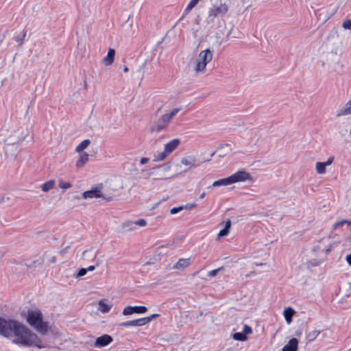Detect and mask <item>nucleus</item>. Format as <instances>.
Wrapping results in <instances>:
<instances>
[{"instance_id": "nucleus-1", "label": "nucleus", "mask_w": 351, "mask_h": 351, "mask_svg": "<svg viewBox=\"0 0 351 351\" xmlns=\"http://www.w3.org/2000/svg\"><path fill=\"white\" fill-rule=\"evenodd\" d=\"M13 335L16 337L13 341L15 343L25 346H34L38 348H43L40 344L41 343L40 338L18 321L14 328Z\"/></svg>"}, {"instance_id": "nucleus-2", "label": "nucleus", "mask_w": 351, "mask_h": 351, "mask_svg": "<svg viewBox=\"0 0 351 351\" xmlns=\"http://www.w3.org/2000/svg\"><path fill=\"white\" fill-rule=\"evenodd\" d=\"M213 53L209 49L200 51L195 60L194 71L197 73L204 71L206 66L213 59Z\"/></svg>"}, {"instance_id": "nucleus-3", "label": "nucleus", "mask_w": 351, "mask_h": 351, "mask_svg": "<svg viewBox=\"0 0 351 351\" xmlns=\"http://www.w3.org/2000/svg\"><path fill=\"white\" fill-rule=\"evenodd\" d=\"M17 321L11 319H5L0 317V335L4 337H10L13 335V330Z\"/></svg>"}, {"instance_id": "nucleus-4", "label": "nucleus", "mask_w": 351, "mask_h": 351, "mask_svg": "<svg viewBox=\"0 0 351 351\" xmlns=\"http://www.w3.org/2000/svg\"><path fill=\"white\" fill-rule=\"evenodd\" d=\"M228 10V7L226 3L221 4L219 6H214L210 8L208 11V18L215 19L217 16H224Z\"/></svg>"}, {"instance_id": "nucleus-5", "label": "nucleus", "mask_w": 351, "mask_h": 351, "mask_svg": "<svg viewBox=\"0 0 351 351\" xmlns=\"http://www.w3.org/2000/svg\"><path fill=\"white\" fill-rule=\"evenodd\" d=\"M169 122L167 121L166 117L162 114L158 119L152 125L150 128L151 132H160L165 130Z\"/></svg>"}, {"instance_id": "nucleus-6", "label": "nucleus", "mask_w": 351, "mask_h": 351, "mask_svg": "<svg viewBox=\"0 0 351 351\" xmlns=\"http://www.w3.org/2000/svg\"><path fill=\"white\" fill-rule=\"evenodd\" d=\"M169 169L170 167L167 164L157 166L154 168H152L149 172H147V176L146 178L156 176V178H154V180H163L165 178L160 173V171H167Z\"/></svg>"}, {"instance_id": "nucleus-7", "label": "nucleus", "mask_w": 351, "mask_h": 351, "mask_svg": "<svg viewBox=\"0 0 351 351\" xmlns=\"http://www.w3.org/2000/svg\"><path fill=\"white\" fill-rule=\"evenodd\" d=\"M42 319L43 316L40 311H28L27 321L31 326L34 327Z\"/></svg>"}, {"instance_id": "nucleus-8", "label": "nucleus", "mask_w": 351, "mask_h": 351, "mask_svg": "<svg viewBox=\"0 0 351 351\" xmlns=\"http://www.w3.org/2000/svg\"><path fill=\"white\" fill-rule=\"evenodd\" d=\"M232 184L252 180L251 175L245 171H239L230 176Z\"/></svg>"}, {"instance_id": "nucleus-9", "label": "nucleus", "mask_w": 351, "mask_h": 351, "mask_svg": "<svg viewBox=\"0 0 351 351\" xmlns=\"http://www.w3.org/2000/svg\"><path fill=\"white\" fill-rule=\"evenodd\" d=\"M102 188H103L102 184L95 186L93 187L90 190L84 191L82 193V197L84 199L93 198V197L98 198V197H103V194L101 193Z\"/></svg>"}, {"instance_id": "nucleus-10", "label": "nucleus", "mask_w": 351, "mask_h": 351, "mask_svg": "<svg viewBox=\"0 0 351 351\" xmlns=\"http://www.w3.org/2000/svg\"><path fill=\"white\" fill-rule=\"evenodd\" d=\"M147 311V308L145 306H127L124 308L123 311V315H128L132 313H145Z\"/></svg>"}, {"instance_id": "nucleus-11", "label": "nucleus", "mask_w": 351, "mask_h": 351, "mask_svg": "<svg viewBox=\"0 0 351 351\" xmlns=\"http://www.w3.org/2000/svg\"><path fill=\"white\" fill-rule=\"evenodd\" d=\"M113 341L112 337L108 335H104L96 339L95 341V346L97 348H102L108 346Z\"/></svg>"}, {"instance_id": "nucleus-12", "label": "nucleus", "mask_w": 351, "mask_h": 351, "mask_svg": "<svg viewBox=\"0 0 351 351\" xmlns=\"http://www.w3.org/2000/svg\"><path fill=\"white\" fill-rule=\"evenodd\" d=\"M145 319L143 318L136 319L131 321H127L125 322H121L119 324V326L121 327H130V326H141L145 325Z\"/></svg>"}, {"instance_id": "nucleus-13", "label": "nucleus", "mask_w": 351, "mask_h": 351, "mask_svg": "<svg viewBox=\"0 0 351 351\" xmlns=\"http://www.w3.org/2000/svg\"><path fill=\"white\" fill-rule=\"evenodd\" d=\"M349 114H351V99L337 111L336 116L339 117Z\"/></svg>"}, {"instance_id": "nucleus-14", "label": "nucleus", "mask_w": 351, "mask_h": 351, "mask_svg": "<svg viewBox=\"0 0 351 351\" xmlns=\"http://www.w3.org/2000/svg\"><path fill=\"white\" fill-rule=\"evenodd\" d=\"M298 346V340L296 338H292L286 345L284 346L282 351H297Z\"/></svg>"}, {"instance_id": "nucleus-15", "label": "nucleus", "mask_w": 351, "mask_h": 351, "mask_svg": "<svg viewBox=\"0 0 351 351\" xmlns=\"http://www.w3.org/2000/svg\"><path fill=\"white\" fill-rule=\"evenodd\" d=\"M180 144V141L178 138H174L171 141H170L169 143L165 144V150L166 152H167L169 154H171L172 152H173Z\"/></svg>"}, {"instance_id": "nucleus-16", "label": "nucleus", "mask_w": 351, "mask_h": 351, "mask_svg": "<svg viewBox=\"0 0 351 351\" xmlns=\"http://www.w3.org/2000/svg\"><path fill=\"white\" fill-rule=\"evenodd\" d=\"M114 56H115V50L114 49H109L108 51L107 56L104 58L103 59V63L106 66H110L111 65L114 60Z\"/></svg>"}, {"instance_id": "nucleus-17", "label": "nucleus", "mask_w": 351, "mask_h": 351, "mask_svg": "<svg viewBox=\"0 0 351 351\" xmlns=\"http://www.w3.org/2000/svg\"><path fill=\"white\" fill-rule=\"evenodd\" d=\"M230 184H232V182H231V180H230V178L229 176V177L219 179L218 180L215 181L211 186H208V188L219 187V186H228Z\"/></svg>"}, {"instance_id": "nucleus-18", "label": "nucleus", "mask_w": 351, "mask_h": 351, "mask_svg": "<svg viewBox=\"0 0 351 351\" xmlns=\"http://www.w3.org/2000/svg\"><path fill=\"white\" fill-rule=\"evenodd\" d=\"M190 265V258H180L176 265L173 266V269H184Z\"/></svg>"}, {"instance_id": "nucleus-19", "label": "nucleus", "mask_w": 351, "mask_h": 351, "mask_svg": "<svg viewBox=\"0 0 351 351\" xmlns=\"http://www.w3.org/2000/svg\"><path fill=\"white\" fill-rule=\"evenodd\" d=\"M34 328L41 334L45 335L49 330L48 322H43L42 319L34 326Z\"/></svg>"}, {"instance_id": "nucleus-20", "label": "nucleus", "mask_w": 351, "mask_h": 351, "mask_svg": "<svg viewBox=\"0 0 351 351\" xmlns=\"http://www.w3.org/2000/svg\"><path fill=\"white\" fill-rule=\"evenodd\" d=\"M295 313L294 309L291 307H287L283 312V315L286 322L290 324L292 322L293 315Z\"/></svg>"}, {"instance_id": "nucleus-21", "label": "nucleus", "mask_w": 351, "mask_h": 351, "mask_svg": "<svg viewBox=\"0 0 351 351\" xmlns=\"http://www.w3.org/2000/svg\"><path fill=\"white\" fill-rule=\"evenodd\" d=\"M89 155L86 153L83 152L82 154H80L79 158L76 161V167L77 168H82L88 160Z\"/></svg>"}, {"instance_id": "nucleus-22", "label": "nucleus", "mask_w": 351, "mask_h": 351, "mask_svg": "<svg viewBox=\"0 0 351 351\" xmlns=\"http://www.w3.org/2000/svg\"><path fill=\"white\" fill-rule=\"evenodd\" d=\"M111 306L106 304L104 300L98 302V309L103 313H106L110 311Z\"/></svg>"}, {"instance_id": "nucleus-23", "label": "nucleus", "mask_w": 351, "mask_h": 351, "mask_svg": "<svg viewBox=\"0 0 351 351\" xmlns=\"http://www.w3.org/2000/svg\"><path fill=\"white\" fill-rule=\"evenodd\" d=\"M196 159L192 156H187L182 158L181 162L182 165L186 166H195Z\"/></svg>"}, {"instance_id": "nucleus-24", "label": "nucleus", "mask_w": 351, "mask_h": 351, "mask_svg": "<svg viewBox=\"0 0 351 351\" xmlns=\"http://www.w3.org/2000/svg\"><path fill=\"white\" fill-rule=\"evenodd\" d=\"M90 143L89 139H85L82 141L75 148V151L78 153L82 152L84 149L88 147Z\"/></svg>"}, {"instance_id": "nucleus-25", "label": "nucleus", "mask_w": 351, "mask_h": 351, "mask_svg": "<svg viewBox=\"0 0 351 351\" xmlns=\"http://www.w3.org/2000/svg\"><path fill=\"white\" fill-rule=\"evenodd\" d=\"M55 186V181L53 180H49L41 186L42 191L43 192H48L49 190L52 189Z\"/></svg>"}, {"instance_id": "nucleus-26", "label": "nucleus", "mask_w": 351, "mask_h": 351, "mask_svg": "<svg viewBox=\"0 0 351 351\" xmlns=\"http://www.w3.org/2000/svg\"><path fill=\"white\" fill-rule=\"evenodd\" d=\"M199 0H191L186 8H185L182 18L186 15L191 10H192L199 2Z\"/></svg>"}, {"instance_id": "nucleus-27", "label": "nucleus", "mask_w": 351, "mask_h": 351, "mask_svg": "<svg viewBox=\"0 0 351 351\" xmlns=\"http://www.w3.org/2000/svg\"><path fill=\"white\" fill-rule=\"evenodd\" d=\"M180 110H181L180 108H174L171 112H169L168 113H165L163 115L166 117L167 121L170 123L171 119L176 115L177 113H178L180 111Z\"/></svg>"}, {"instance_id": "nucleus-28", "label": "nucleus", "mask_w": 351, "mask_h": 351, "mask_svg": "<svg viewBox=\"0 0 351 351\" xmlns=\"http://www.w3.org/2000/svg\"><path fill=\"white\" fill-rule=\"evenodd\" d=\"M180 110H181L180 108H174L171 112H169L168 113H165L163 115L166 117L167 121L170 123L171 119L176 115L177 113H178L180 111Z\"/></svg>"}, {"instance_id": "nucleus-29", "label": "nucleus", "mask_w": 351, "mask_h": 351, "mask_svg": "<svg viewBox=\"0 0 351 351\" xmlns=\"http://www.w3.org/2000/svg\"><path fill=\"white\" fill-rule=\"evenodd\" d=\"M326 165H324V162H317L316 163L315 169L319 174H324L326 172Z\"/></svg>"}, {"instance_id": "nucleus-30", "label": "nucleus", "mask_w": 351, "mask_h": 351, "mask_svg": "<svg viewBox=\"0 0 351 351\" xmlns=\"http://www.w3.org/2000/svg\"><path fill=\"white\" fill-rule=\"evenodd\" d=\"M169 155L167 152L164 149L163 152L158 153L157 155L154 156V161L158 162L165 160L167 156Z\"/></svg>"}, {"instance_id": "nucleus-31", "label": "nucleus", "mask_w": 351, "mask_h": 351, "mask_svg": "<svg viewBox=\"0 0 351 351\" xmlns=\"http://www.w3.org/2000/svg\"><path fill=\"white\" fill-rule=\"evenodd\" d=\"M233 339L237 341H245L247 339V337L243 332H235L233 334Z\"/></svg>"}, {"instance_id": "nucleus-32", "label": "nucleus", "mask_w": 351, "mask_h": 351, "mask_svg": "<svg viewBox=\"0 0 351 351\" xmlns=\"http://www.w3.org/2000/svg\"><path fill=\"white\" fill-rule=\"evenodd\" d=\"M350 223V221L347 219H343L341 221H339L338 222H336L333 225V229H338L342 227L344 224H349Z\"/></svg>"}, {"instance_id": "nucleus-33", "label": "nucleus", "mask_w": 351, "mask_h": 351, "mask_svg": "<svg viewBox=\"0 0 351 351\" xmlns=\"http://www.w3.org/2000/svg\"><path fill=\"white\" fill-rule=\"evenodd\" d=\"M323 262L321 259H311L308 262V267H315L319 265Z\"/></svg>"}, {"instance_id": "nucleus-34", "label": "nucleus", "mask_w": 351, "mask_h": 351, "mask_svg": "<svg viewBox=\"0 0 351 351\" xmlns=\"http://www.w3.org/2000/svg\"><path fill=\"white\" fill-rule=\"evenodd\" d=\"M71 184L70 182H64L62 180H59L58 186L62 189H67L71 187Z\"/></svg>"}, {"instance_id": "nucleus-35", "label": "nucleus", "mask_w": 351, "mask_h": 351, "mask_svg": "<svg viewBox=\"0 0 351 351\" xmlns=\"http://www.w3.org/2000/svg\"><path fill=\"white\" fill-rule=\"evenodd\" d=\"M25 36H26V31H25L22 35L21 37H20L19 36H17L15 37V40L16 43H18V44L19 45H23V41L25 40Z\"/></svg>"}, {"instance_id": "nucleus-36", "label": "nucleus", "mask_w": 351, "mask_h": 351, "mask_svg": "<svg viewBox=\"0 0 351 351\" xmlns=\"http://www.w3.org/2000/svg\"><path fill=\"white\" fill-rule=\"evenodd\" d=\"M342 27L345 29L351 30V19H348V20L343 21V23L342 24Z\"/></svg>"}, {"instance_id": "nucleus-37", "label": "nucleus", "mask_w": 351, "mask_h": 351, "mask_svg": "<svg viewBox=\"0 0 351 351\" xmlns=\"http://www.w3.org/2000/svg\"><path fill=\"white\" fill-rule=\"evenodd\" d=\"M242 332L243 334H245V335L246 336L247 335L251 334L252 332V329L248 325L245 324L243 326V330Z\"/></svg>"}, {"instance_id": "nucleus-38", "label": "nucleus", "mask_w": 351, "mask_h": 351, "mask_svg": "<svg viewBox=\"0 0 351 351\" xmlns=\"http://www.w3.org/2000/svg\"><path fill=\"white\" fill-rule=\"evenodd\" d=\"M134 224L136 226H139L143 227V226H146L147 222L145 219H141L134 221Z\"/></svg>"}, {"instance_id": "nucleus-39", "label": "nucleus", "mask_w": 351, "mask_h": 351, "mask_svg": "<svg viewBox=\"0 0 351 351\" xmlns=\"http://www.w3.org/2000/svg\"><path fill=\"white\" fill-rule=\"evenodd\" d=\"M158 314H152L150 316L143 317V319H145L146 322H145V325L150 322L154 318L158 317Z\"/></svg>"}, {"instance_id": "nucleus-40", "label": "nucleus", "mask_w": 351, "mask_h": 351, "mask_svg": "<svg viewBox=\"0 0 351 351\" xmlns=\"http://www.w3.org/2000/svg\"><path fill=\"white\" fill-rule=\"evenodd\" d=\"M185 207L184 206H179V207H173L170 210V213L173 215V214H176L178 213V212L182 210Z\"/></svg>"}, {"instance_id": "nucleus-41", "label": "nucleus", "mask_w": 351, "mask_h": 351, "mask_svg": "<svg viewBox=\"0 0 351 351\" xmlns=\"http://www.w3.org/2000/svg\"><path fill=\"white\" fill-rule=\"evenodd\" d=\"M223 269V267H219L216 269H213L208 273V276L209 277H213L217 275V274L220 271Z\"/></svg>"}, {"instance_id": "nucleus-42", "label": "nucleus", "mask_w": 351, "mask_h": 351, "mask_svg": "<svg viewBox=\"0 0 351 351\" xmlns=\"http://www.w3.org/2000/svg\"><path fill=\"white\" fill-rule=\"evenodd\" d=\"M86 273H87V269L86 268H82L78 271L77 274H76V277L79 278V277L84 276V275L86 274Z\"/></svg>"}, {"instance_id": "nucleus-43", "label": "nucleus", "mask_w": 351, "mask_h": 351, "mask_svg": "<svg viewBox=\"0 0 351 351\" xmlns=\"http://www.w3.org/2000/svg\"><path fill=\"white\" fill-rule=\"evenodd\" d=\"M229 232V230L225 228H223L222 230H221L218 234V237H225L226 236Z\"/></svg>"}, {"instance_id": "nucleus-44", "label": "nucleus", "mask_w": 351, "mask_h": 351, "mask_svg": "<svg viewBox=\"0 0 351 351\" xmlns=\"http://www.w3.org/2000/svg\"><path fill=\"white\" fill-rule=\"evenodd\" d=\"M319 331L314 330L309 333L308 337L311 338V339H314L319 334Z\"/></svg>"}, {"instance_id": "nucleus-45", "label": "nucleus", "mask_w": 351, "mask_h": 351, "mask_svg": "<svg viewBox=\"0 0 351 351\" xmlns=\"http://www.w3.org/2000/svg\"><path fill=\"white\" fill-rule=\"evenodd\" d=\"M134 222L133 221H125L123 224V227H127V228H129L130 229H132V226H134Z\"/></svg>"}, {"instance_id": "nucleus-46", "label": "nucleus", "mask_w": 351, "mask_h": 351, "mask_svg": "<svg viewBox=\"0 0 351 351\" xmlns=\"http://www.w3.org/2000/svg\"><path fill=\"white\" fill-rule=\"evenodd\" d=\"M333 160H334V157L330 156L328 158V160L324 162V165H326V166L330 165L332 163Z\"/></svg>"}, {"instance_id": "nucleus-47", "label": "nucleus", "mask_w": 351, "mask_h": 351, "mask_svg": "<svg viewBox=\"0 0 351 351\" xmlns=\"http://www.w3.org/2000/svg\"><path fill=\"white\" fill-rule=\"evenodd\" d=\"M149 159L148 158H145V157L142 158L140 160V163H141V165H145L149 161Z\"/></svg>"}, {"instance_id": "nucleus-48", "label": "nucleus", "mask_w": 351, "mask_h": 351, "mask_svg": "<svg viewBox=\"0 0 351 351\" xmlns=\"http://www.w3.org/2000/svg\"><path fill=\"white\" fill-rule=\"evenodd\" d=\"M101 197L106 202H111L113 199L112 196H105L103 195V197Z\"/></svg>"}, {"instance_id": "nucleus-49", "label": "nucleus", "mask_w": 351, "mask_h": 351, "mask_svg": "<svg viewBox=\"0 0 351 351\" xmlns=\"http://www.w3.org/2000/svg\"><path fill=\"white\" fill-rule=\"evenodd\" d=\"M230 226H231V221L230 220H228L226 222V225H225V228L228 229V230H230Z\"/></svg>"}, {"instance_id": "nucleus-50", "label": "nucleus", "mask_w": 351, "mask_h": 351, "mask_svg": "<svg viewBox=\"0 0 351 351\" xmlns=\"http://www.w3.org/2000/svg\"><path fill=\"white\" fill-rule=\"evenodd\" d=\"M91 251H92V249H90V250H85V251L83 252V254H82V257H83L84 258H86V256H88V254H89L90 252H91Z\"/></svg>"}, {"instance_id": "nucleus-51", "label": "nucleus", "mask_w": 351, "mask_h": 351, "mask_svg": "<svg viewBox=\"0 0 351 351\" xmlns=\"http://www.w3.org/2000/svg\"><path fill=\"white\" fill-rule=\"evenodd\" d=\"M346 261L348 262V263L351 265V254H348L346 256Z\"/></svg>"}, {"instance_id": "nucleus-52", "label": "nucleus", "mask_w": 351, "mask_h": 351, "mask_svg": "<svg viewBox=\"0 0 351 351\" xmlns=\"http://www.w3.org/2000/svg\"><path fill=\"white\" fill-rule=\"evenodd\" d=\"M255 274H256V272H255V271H251V272H250L249 274H247L245 275V277H246V278H250V277H251V276H252L255 275Z\"/></svg>"}, {"instance_id": "nucleus-53", "label": "nucleus", "mask_w": 351, "mask_h": 351, "mask_svg": "<svg viewBox=\"0 0 351 351\" xmlns=\"http://www.w3.org/2000/svg\"><path fill=\"white\" fill-rule=\"evenodd\" d=\"M86 269H87V271H93L95 269V265H90V266H89L88 267H87Z\"/></svg>"}, {"instance_id": "nucleus-54", "label": "nucleus", "mask_w": 351, "mask_h": 351, "mask_svg": "<svg viewBox=\"0 0 351 351\" xmlns=\"http://www.w3.org/2000/svg\"><path fill=\"white\" fill-rule=\"evenodd\" d=\"M331 247H332V246L330 245L327 248H326L324 250L325 253H326V254L329 253L331 251Z\"/></svg>"}, {"instance_id": "nucleus-55", "label": "nucleus", "mask_w": 351, "mask_h": 351, "mask_svg": "<svg viewBox=\"0 0 351 351\" xmlns=\"http://www.w3.org/2000/svg\"><path fill=\"white\" fill-rule=\"evenodd\" d=\"M205 195H206V193L204 191V192H202V193L200 194L199 197H200L201 199H203V198L205 197Z\"/></svg>"}, {"instance_id": "nucleus-56", "label": "nucleus", "mask_w": 351, "mask_h": 351, "mask_svg": "<svg viewBox=\"0 0 351 351\" xmlns=\"http://www.w3.org/2000/svg\"><path fill=\"white\" fill-rule=\"evenodd\" d=\"M69 248V246H67L64 250L60 252V254L65 253L66 250Z\"/></svg>"}, {"instance_id": "nucleus-57", "label": "nucleus", "mask_w": 351, "mask_h": 351, "mask_svg": "<svg viewBox=\"0 0 351 351\" xmlns=\"http://www.w3.org/2000/svg\"><path fill=\"white\" fill-rule=\"evenodd\" d=\"M123 71H124V72H128V66H124V68H123Z\"/></svg>"}, {"instance_id": "nucleus-58", "label": "nucleus", "mask_w": 351, "mask_h": 351, "mask_svg": "<svg viewBox=\"0 0 351 351\" xmlns=\"http://www.w3.org/2000/svg\"><path fill=\"white\" fill-rule=\"evenodd\" d=\"M265 265L264 263H256V266H261V265Z\"/></svg>"}, {"instance_id": "nucleus-59", "label": "nucleus", "mask_w": 351, "mask_h": 351, "mask_svg": "<svg viewBox=\"0 0 351 351\" xmlns=\"http://www.w3.org/2000/svg\"><path fill=\"white\" fill-rule=\"evenodd\" d=\"M147 172L146 173H145V175L143 176V177H144L145 178H146V177H147Z\"/></svg>"}, {"instance_id": "nucleus-60", "label": "nucleus", "mask_w": 351, "mask_h": 351, "mask_svg": "<svg viewBox=\"0 0 351 351\" xmlns=\"http://www.w3.org/2000/svg\"><path fill=\"white\" fill-rule=\"evenodd\" d=\"M203 315V313L202 312H200L199 313V315L202 316Z\"/></svg>"}, {"instance_id": "nucleus-61", "label": "nucleus", "mask_w": 351, "mask_h": 351, "mask_svg": "<svg viewBox=\"0 0 351 351\" xmlns=\"http://www.w3.org/2000/svg\"><path fill=\"white\" fill-rule=\"evenodd\" d=\"M96 256H97V254H95L93 255V257H94V258H95V257H96Z\"/></svg>"}, {"instance_id": "nucleus-62", "label": "nucleus", "mask_w": 351, "mask_h": 351, "mask_svg": "<svg viewBox=\"0 0 351 351\" xmlns=\"http://www.w3.org/2000/svg\"><path fill=\"white\" fill-rule=\"evenodd\" d=\"M215 155V152H213L212 154H211V156H214Z\"/></svg>"}, {"instance_id": "nucleus-63", "label": "nucleus", "mask_w": 351, "mask_h": 351, "mask_svg": "<svg viewBox=\"0 0 351 351\" xmlns=\"http://www.w3.org/2000/svg\"><path fill=\"white\" fill-rule=\"evenodd\" d=\"M350 224L351 225V222H350Z\"/></svg>"}]
</instances>
